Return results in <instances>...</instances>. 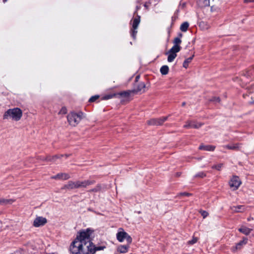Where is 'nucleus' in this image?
Listing matches in <instances>:
<instances>
[{
  "instance_id": "nucleus-42",
  "label": "nucleus",
  "mask_w": 254,
  "mask_h": 254,
  "mask_svg": "<svg viewBox=\"0 0 254 254\" xmlns=\"http://www.w3.org/2000/svg\"><path fill=\"white\" fill-rule=\"evenodd\" d=\"M252 2H254V0H252Z\"/></svg>"
},
{
  "instance_id": "nucleus-23",
  "label": "nucleus",
  "mask_w": 254,
  "mask_h": 254,
  "mask_svg": "<svg viewBox=\"0 0 254 254\" xmlns=\"http://www.w3.org/2000/svg\"><path fill=\"white\" fill-rule=\"evenodd\" d=\"M189 23L187 22H184L180 27V29L183 32H186L189 27Z\"/></svg>"
},
{
  "instance_id": "nucleus-6",
  "label": "nucleus",
  "mask_w": 254,
  "mask_h": 254,
  "mask_svg": "<svg viewBox=\"0 0 254 254\" xmlns=\"http://www.w3.org/2000/svg\"><path fill=\"white\" fill-rule=\"evenodd\" d=\"M241 181L238 176H233L229 182V186L233 190H237L241 184Z\"/></svg>"
},
{
  "instance_id": "nucleus-3",
  "label": "nucleus",
  "mask_w": 254,
  "mask_h": 254,
  "mask_svg": "<svg viewBox=\"0 0 254 254\" xmlns=\"http://www.w3.org/2000/svg\"><path fill=\"white\" fill-rule=\"evenodd\" d=\"M84 117L83 113L81 112L76 113L70 112L67 116V121L70 126L75 127Z\"/></svg>"
},
{
  "instance_id": "nucleus-11",
  "label": "nucleus",
  "mask_w": 254,
  "mask_h": 254,
  "mask_svg": "<svg viewBox=\"0 0 254 254\" xmlns=\"http://www.w3.org/2000/svg\"><path fill=\"white\" fill-rule=\"evenodd\" d=\"M202 126V124L200 123H196L193 121H188L186 123V124L184 126V127L186 128H198Z\"/></svg>"
},
{
  "instance_id": "nucleus-36",
  "label": "nucleus",
  "mask_w": 254,
  "mask_h": 254,
  "mask_svg": "<svg viewBox=\"0 0 254 254\" xmlns=\"http://www.w3.org/2000/svg\"><path fill=\"white\" fill-rule=\"evenodd\" d=\"M213 101L219 102L220 101V99L219 97H214L213 98Z\"/></svg>"
},
{
  "instance_id": "nucleus-19",
  "label": "nucleus",
  "mask_w": 254,
  "mask_h": 254,
  "mask_svg": "<svg viewBox=\"0 0 254 254\" xmlns=\"http://www.w3.org/2000/svg\"><path fill=\"white\" fill-rule=\"evenodd\" d=\"M182 41L180 38L176 37L174 39V45L172 48H179L180 49V51L181 50V47L180 46V44L181 43Z\"/></svg>"
},
{
  "instance_id": "nucleus-20",
  "label": "nucleus",
  "mask_w": 254,
  "mask_h": 254,
  "mask_svg": "<svg viewBox=\"0 0 254 254\" xmlns=\"http://www.w3.org/2000/svg\"><path fill=\"white\" fill-rule=\"evenodd\" d=\"M169 71V67L167 65H163L160 68V72L162 75H166Z\"/></svg>"
},
{
  "instance_id": "nucleus-16",
  "label": "nucleus",
  "mask_w": 254,
  "mask_h": 254,
  "mask_svg": "<svg viewBox=\"0 0 254 254\" xmlns=\"http://www.w3.org/2000/svg\"><path fill=\"white\" fill-rule=\"evenodd\" d=\"M215 146L212 145H201L199 147V149L204 150L205 151H212L214 150Z\"/></svg>"
},
{
  "instance_id": "nucleus-12",
  "label": "nucleus",
  "mask_w": 254,
  "mask_h": 254,
  "mask_svg": "<svg viewBox=\"0 0 254 254\" xmlns=\"http://www.w3.org/2000/svg\"><path fill=\"white\" fill-rule=\"evenodd\" d=\"M231 210L235 213L243 212L245 210L244 205L233 206L230 207Z\"/></svg>"
},
{
  "instance_id": "nucleus-34",
  "label": "nucleus",
  "mask_w": 254,
  "mask_h": 254,
  "mask_svg": "<svg viewBox=\"0 0 254 254\" xmlns=\"http://www.w3.org/2000/svg\"><path fill=\"white\" fill-rule=\"evenodd\" d=\"M180 195H183V196H190L191 194L190 193H187V192H182L180 193Z\"/></svg>"
},
{
  "instance_id": "nucleus-17",
  "label": "nucleus",
  "mask_w": 254,
  "mask_h": 254,
  "mask_svg": "<svg viewBox=\"0 0 254 254\" xmlns=\"http://www.w3.org/2000/svg\"><path fill=\"white\" fill-rule=\"evenodd\" d=\"M145 85L144 83L141 82L139 83L138 85V86L136 89L134 90V91L137 92H143L145 91Z\"/></svg>"
},
{
  "instance_id": "nucleus-8",
  "label": "nucleus",
  "mask_w": 254,
  "mask_h": 254,
  "mask_svg": "<svg viewBox=\"0 0 254 254\" xmlns=\"http://www.w3.org/2000/svg\"><path fill=\"white\" fill-rule=\"evenodd\" d=\"M140 23V16H138L137 18L133 20L132 24L131 36L133 38H135L136 34L137 32L136 29Z\"/></svg>"
},
{
  "instance_id": "nucleus-31",
  "label": "nucleus",
  "mask_w": 254,
  "mask_h": 254,
  "mask_svg": "<svg viewBox=\"0 0 254 254\" xmlns=\"http://www.w3.org/2000/svg\"><path fill=\"white\" fill-rule=\"evenodd\" d=\"M98 98H99V96H98V95H95V96H92L89 99V101L90 102H94Z\"/></svg>"
},
{
  "instance_id": "nucleus-35",
  "label": "nucleus",
  "mask_w": 254,
  "mask_h": 254,
  "mask_svg": "<svg viewBox=\"0 0 254 254\" xmlns=\"http://www.w3.org/2000/svg\"><path fill=\"white\" fill-rule=\"evenodd\" d=\"M201 215H202L203 218H205L207 216L208 213L206 211H203L201 212Z\"/></svg>"
},
{
  "instance_id": "nucleus-27",
  "label": "nucleus",
  "mask_w": 254,
  "mask_h": 254,
  "mask_svg": "<svg viewBox=\"0 0 254 254\" xmlns=\"http://www.w3.org/2000/svg\"><path fill=\"white\" fill-rule=\"evenodd\" d=\"M115 96H116V94H109V95L104 96L103 97V99L104 100H108V99L112 98L113 97H115Z\"/></svg>"
},
{
  "instance_id": "nucleus-40",
  "label": "nucleus",
  "mask_w": 254,
  "mask_h": 254,
  "mask_svg": "<svg viewBox=\"0 0 254 254\" xmlns=\"http://www.w3.org/2000/svg\"><path fill=\"white\" fill-rule=\"evenodd\" d=\"M138 78H139V76H137L136 77V80H137V79H138Z\"/></svg>"
},
{
  "instance_id": "nucleus-22",
  "label": "nucleus",
  "mask_w": 254,
  "mask_h": 254,
  "mask_svg": "<svg viewBox=\"0 0 254 254\" xmlns=\"http://www.w3.org/2000/svg\"><path fill=\"white\" fill-rule=\"evenodd\" d=\"M193 55L192 56H191V57L187 58L184 61V62L183 63V67L187 68L188 67L189 64L191 62V61L193 59Z\"/></svg>"
},
{
  "instance_id": "nucleus-33",
  "label": "nucleus",
  "mask_w": 254,
  "mask_h": 254,
  "mask_svg": "<svg viewBox=\"0 0 254 254\" xmlns=\"http://www.w3.org/2000/svg\"><path fill=\"white\" fill-rule=\"evenodd\" d=\"M254 73V70H251L249 71H247L246 74H245L244 75L246 76H251L253 75V73Z\"/></svg>"
},
{
  "instance_id": "nucleus-44",
  "label": "nucleus",
  "mask_w": 254,
  "mask_h": 254,
  "mask_svg": "<svg viewBox=\"0 0 254 254\" xmlns=\"http://www.w3.org/2000/svg\"><path fill=\"white\" fill-rule=\"evenodd\" d=\"M253 102H254V101Z\"/></svg>"
},
{
  "instance_id": "nucleus-21",
  "label": "nucleus",
  "mask_w": 254,
  "mask_h": 254,
  "mask_svg": "<svg viewBox=\"0 0 254 254\" xmlns=\"http://www.w3.org/2000/svg\"><path fill=\"white\" fill-rule=\"evenodd\" d=\"M14 201V200L13 199L0 198V204H11Z\"/></svg>"
},
{
  "instance_id": "nucleus-2",
  "label": "nucleus",
  "mask_w": 254,
  "mask_h": 254,
  "mask_svg": "<svg viewBox=\"0 0 254 254\" xmlns=\"http://www.w3.org/2000/svg\"><path fill=\"white\" fill-rule=\"evenodd\" d=\"M22 116V110L18 108H14L7 110L4 112L3 119V120H12L14 121H19Z\"/></svg>"
},
{
  "instance_id": "nucleus-37",
  "label": "nucleus",
  "mask_w": 254,
  "mask_h": 254,
  "mask_svg": "<svg viewBox=\"0 0 254 254\" xmlns=\"http://www.w3.org/2000/svg\"><path fill=\"white\" fill-rule=\"evenodd\" d=\"M57 158H58V157H57V156H55L53 157H52V158H49L48 160H49V161H55V160Z\"/></svg>"
},
{
  "instance_id": "nucleus-41",
  "label": "nucleus",
  "mask_w": 254,
  "mask_h": 254,
  "mask_svg": "<svg viewBox=\"0 0 254 254\" xmlns=\"http://www.w3.org/2000/svg\"><path fill=\"white\" fill-rule=\"evenodd\" d=\"M248 221H250V220H251V218H248Z\"/></svg>"
},
{
  "instance_id": "nucleus-10",
  "label": "nucleus",
  "mask_w": 254,
  "mask_h": 254,
  "mask_svg": "<svg viewBox=\"0 0 254 254\" xmlns=\"http://www.w3.org/2000/svg\"><path fill=\"white\" fill-rule=\"evenodd\" d=\"M47 223V219L43 217H37L35 218L33 222V225L36 227H38L44 225Z\"/></svg>"
},
{
  "instance_id": "nucleus-9",
  "label": "nucleus",
  "mask_w": 254,
  "mask_h": 254,
  "mask_svg": "<svg viewBox=\"0 0 254 254\" xmlns=\"http://www.w3.org/2000/svg\"><path fill=\"white\" fill-rule=\"evenodd\" d=\"M167 117H164L159 119H152L148 121V124L150 125H161L167 120Z\"/></svg>"
},
{
  "instance_id": "nucleus-39",
  "label": "nucleus",
  "mask_w": 254,
  "mask_h": 254,
  "mask_svg": "<svg viewBox=\"0 0 254 254\" xmlns=\"http://www.w3.org/2000/svg\"><path fill=\"white\" fill-rule=\"evenodd\" d=\"M185 104H186L185 102H183V103H182V106H184L185 105Z\"/></svg>"
},
{
  "instance_id": "nucleus-32",
  "label": "nucleus",
  "mask_w": 254,
  "mask_h": 254,
  "mask_svg": "<svg viewBox=\"0 0 254 254\" xmlns=\"http://www.w3.org/2000/svg\"><path fill=\"white\" fill-rule=\"evenodd\" d=\"M67 113V109L65 107H63L60 111L59 112V114H65Z\"/></svg>"
},
{
  "instance_id": "nucleus-15",
  "label": "nucleus",
  "mask_w": 254,
  "mask_h": 254,
  "mask_svg": "<svg viewBox=\"0 0 254 254\" xmlns=\"http://www.w3.org/2000/svg\"><path fill=\"white\" fill-rule=\"evenodd\" d=\"M69 178V175L67 174L61 173L55 176L52 177L53 179H63L66 180Z\"/></svg>"
},
{
  "instance_id": "nucleus-1",
  "label": "nucleus",
  "mask_w": 254,
  "mask_h": 254,
  "mask_svg": "<svg viewBox=\"0 0 254 254\" xmlns=\"http://www.w3.org/2000/svg\"><path fill=\"white\" fill-rule=\"evenodd\" d=\"M92 230L89 228L80 231L70 246L72 254H94L97 251L102 250L104 247H96L91 240Z\"/></svg>"
},
{
  "instance_id": "nucleus-38",
  "label": "nucleus",
  "mask_w": 254,
  "mask_h": 254,
  "mask_svg": "<svg viewBox=\"0 0 254 254\" xmlns=\"http://www.w3.org/2000/svg\"><path fill=\"white\" fill-rule=\"evenodd\" d=\"M252 0H245V2H251Z\"/></svg>"
},
{
  "instance_id": "nucleus-29",
  "label": "nucleus",
  "mask_w": 254,
  "mask_h": 254,
  "mask_svg": "<svg viewBox=\"0 0 254 254\" xmlns=\"http://www.w3.org/2000/svg\"><path fill=\"white\" fill-rule=\"evenodd\" d=\"M197 238L196 237H193L191 240H190L188 242V244L190 245H193L195 244L197 241Z\"/></svg>"
},
{
  "instance_id": "nucleus-4",
  "label": "nucleus",
  "mask_w": 254,
  "mask_h": 254,
  "mask_svg": "<svg viewBox=\"0 0 254 254\" xmlns=\"http://www.w3.org/2000/svg\"><path fill=\"white\" fill-rule=\"evenodd\" d=\"M117 239L120 242H123L126 241L127 243L131 244L132 242L131 237L126 232L123 228H119L116 235Z\"/></svg>"
},
{
  "instance_id": "nucleus-18",
  "label": "nucleus",
  "mask_w": 254,
  "mask_h": 254,
  "mask_svg": "<svg viewBox=\"0 0 254 254\" xmlns=\"http://www.w3.org/2000/svg\"><path fill=\"white\" fill-rule=\"evenodd\" d=\"M248 241L247 238H244L242 241H241L239 243H237L236 245V247L234 249L236 250L238 249H240L241 248V246L243 245H245L247 244Z\"/></svg>"
},
{
  "instance_id": "nucleus-14",
  "label": "nucleus",
  "mask_w": 254,
  "mask_h": 254,
  "mask_svg": "<svg viewBox=\"0 0 254 254\" xmlns=\"http://www.w3.org/2000/svg\"><path fill=\"white\" fill-rule=\"evenodd\" d=\"M238 230L239 231V232H240L241 233L244 234V235H249L250 234V233L252 232L253 229H251V228H248V227H247L245 226L242 225L238 229Z\"/></svg>"
},
{
  "instance_id": "nucleus-7",
  "label": "nucleus",
  "mask_w": 254,
  "mask_h": 254,
  "mask_svg": "<svg viewBox=\"0 0 254 254\" xmlns=\"http://www.w3.org/2000/svg\"><path fill=\"white\" fill-rule=\"evenodd\" d=\"M180 51L179 48H172L168 52L167 61L168 62H172L177 57V53Z\"/></svg>"
},
{
  "instance_id": "nucleus-5",
  "label": "nucleus",
  "mask_w": 254,
  "mask_h": 254,
  "mask_svg": "<svg viewBox=\"0 0 254 254\" xmlns=\"http://www.w3.org/2000/svg\"><path fill=\"white\" fill-rule=\"evenodd\" d=\"M90 182L88 181H84L83 182L76 181V182H69L65 186V188L68 189H73L81 187H86L90 185Z\"/></svg>"
},
{
  "instance_id": "nucleus-30",
  "label": "nucleus",
  "mask_w": 254,
  "mask_h": 254,
  "mask_svg": "<svg viewBox=\"0 0 254 254\" xmlns=\"http://www.w3.org/2000/svg\"><path fill=\"white\" fill-rule=\"evenodd\" d=\"M205 176H206V174L203 172H199L195 175L196 177H200V178H203Z\"/></svg>"
},
{
  "instance_id": "nucleus-28",
  "label": "nucleus",
  "mask_w": 254,
  "mask_h": 254,
  "mask_svg": "<svg viewBox=\"0 0 254 254\" xmlns=\"http://www.w3.org/2000/svg\"><path fill=\"white\" fill-rule=\"evenodd\" d=\"M223 166V164H219L218 165L213 166L212 168L219 171L221 170Z\"/></svg>"
},
{
  "instance_id": "nucleus-43",
  "label": "nucleus",
  "mask_w": 254,
  "mask_h": 254,
  "mask_svg": "<svg viewBox=\"0 0 254 254\" xmlns=\"http://www.w3.org/2000/svg\"><path fill=\"white\" fill-rule=\"evenodd\" d=\"M6 0H3L4 2H5Z\"/></svg>"
},
{
  "instance_id": "nucleus-26",
  "label": "nucleus",
  "mask_w": 254,
  "mask_h": 254,
  "mask_svg": "<svg viewBox=\"0 0 254 254\" xmlns=\"http://www.w3.org/2000/svg\"><path fill=\"white\" fill-rule=\"evenodd\" d=\"M132 92H134V91H124L123 92H121L120 93V95L123 96L127 97L129 96V95Z\"/></svg>"
},
{
  "instance_id": "nucleus-24",
  "label": "nucleus",
  "mask_w": 254,
  "mask_h": 254,
  "mask_svg": "<svg viewBox=\"0 0 254 254\" xmlns=\"http://www.w3.org/2000/svg\"><path fill=\"white\" fill-rule=\"evenodd\" d=\"M225 148H228L229 149L236 150L239 148V146L237 144H232V145H227L224 146Z\"/></svg>"
},
{
  "instance_id": "nucleus-13",
  "label": "nucleus",
  "mask_w": 254,
  "mask_h": 254,
  "mask_svg": "<svg viewBox=\"0 0 254 254\" xmlns=\"http://www.w3.org/2000/svg\"><path fill=\"white\" fill-rule=\"evenodd\" d=\"M130 244L127 243L126 245H121L118 246V251L120 253H127Z\"/></svg>"
},
{
  "instance_id": "nucleus-25",
  "label": "nucleus",
  "mask_w": 254,
  "mask_h": 254,
  "mask_svg": "<svg viewBox=\"0 0 254 254\" xmlns=\"http://www.w3.org/2000/svg\"><path fill=\"white\" fill-rule=\"evenodd\" d=\"M199 26L203 30L207 29L210 27L209 25L204 22H200Z\"/></svg>"
}]
</instances>
